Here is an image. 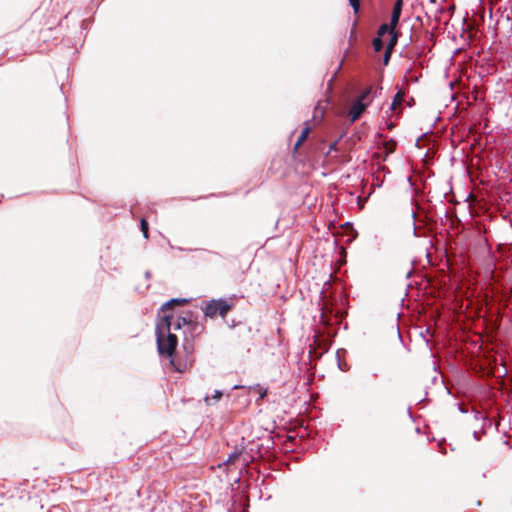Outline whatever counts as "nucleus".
<instances>
[{"label":"nucleus","instance_id":"6","mask_svg":"<svg viewBox=\"0 0 512 512\" xmlns=\"http://www.w3.org/2000/svg\"><path fill=\"white\" fill-rule=\"evenodd\" d=\"M402 6H403V1L402 0H397L394 4V7H393V10H392V14H391V19H390V30H394L396 29L398 23H399V19H400V16H401V11H402Z\"/></svg>","mask_w":512,"mask_h":512},{"label":"nucleus","instance_id":"7","mask_svg":"<svg viewBox=\"0 0 512 512\" xmlns=\"http://www.w3.org/2000/svg\"><path fill=\"white\" fill-rule=\"evenodd\" d=\"M188 303V300L185 298H174L169 300L168 302L162 305V312H167L172 309L174 306H184Z\"/></svg>","mask_w":512,"mask_h":512},{"label":"nucleus","instance_id":"14","mask_svg":"<svg viewBox=\"0 0 512 512\" xmlns=\"http://www.w3.org/2000/svg\"><path fill=\"white\" fill-rule=\"evenodd\" d=\"M387 32L390 34V24H382L378 29V37H382Z\"/></svg>","mask_w":512,"mask_h":512},{"label":"nucleus","instance_id":"8","mask_svg":"<svg viewBox=\"0 0 512 512\" xmlns=\"http://www.w3.org/2000/svg\"><path fill=\"white\" fill-rule=\"evenodd\" d=\"M405 92L403 89H399L398 92L393 97V101L391 103L390 109L393 112H397V110L401 107V104L404 100Z\"/></svg>","mask_w":512,"mask_h":512},{"label":"nucleus","instance_id":"15","mask_svg":"<svg viewBox=\"0 0 512 512\" xmlns=\"http://www.w3.org/2000/svg\"><path fill=\"white\" fill-rule=\"evenodd\" d=\"M240 456V453L239 452H234L232 453L228 459L226 460V463L227 464H234L236 462V460L239 458Z\"/></svg>","mask_w":512,"mask_h":512},{"label":"nucleus","instance_id":"17","mask_svg":"<svg viewBox=\"0 0 512 512\" xmlns=\"http://www.w3.org/2000/svg\"><path fill=\"white\" fill-rule=\"evenodd\" d=\"M222 395H223L222 392L217 390V391H215L212 398L216 401H219L222 398Z\"/></svg>","mask_w":512,"mask_h":512},{"label":"nucleus","instance_id":"10","mask_svg":"<svg viewBox=\"0 0 512 512\" xmlns=\"http://www.w3.org/2000/svg\"><path fill=\"white\" fill-rule=\"evenodd\" d=\"M310 133V127L308 125H306V127L302 130L300 136L298 137L295 145H294V150H298L301 145L304 143V141L307 139L308 135Z\"/></svg>","mask_w":512,"mask_h":512},{"label":"nucleus","instance_id":"13","mask_svg":"<svg viewBox=\"0 0 512 512\" xmlns=\"http://www.w3.org/2000/svg\"><path fill=\"white\" fill-rule=\"evenodd\" d=\"M140 229L143 233L144 238H148V222L145 219H141Z\"/></svg>","mask_w":512,"mask_h":512},{"label":"nucleus","instance_id":"5","mask_svg":"<svg viewBox=\"0 0 512 512\" xmlns=\"http://www.w3.org/2000/svg\"><path fill=\"white\" fill-rule=\"evenodd\" d=\"M368 106V103H361V101H356L351 109L349 110V117L351 122H355L360 118L362 113L365 111L366 107Z\"/></svg>","mask_w":512,"mask_h":512},{"label":"nucleus","instance_id":"3","mask_svg":"<svg viewBox=\"0 0 512 512\" xmlns=\"http://www.w3.org/2000/svg\"><path fill=\"white\" fill-rule=\"evenodd\" d=\"M184 324H187V320L184 317L175 318L173 315L168 314L162 316V327L166 326L168 331H170L171 328L174 330H179Z\"/></svg>","mask_w":512,"mask_h":512},{"label":"nucleus","instance_id":"1","mask_svg":"<svg viewBox=\"0 0 512 512\" xmlns=\"http://www.w3.org/2000/svg\"><path fill=\"white\" fill-rule=\"evenodd\" d=\"M177 344V336L169 332L166 339L162 338V355L167 354V356L169 357V365L171 368H173L177 372H183L186 368V364L181 362L177 363L172 357L176 350Z\"/></svg>","mask_w":512,"mask_h":512},{"label":"nucleus","instance_id":"9","mask_svg":"<svg viewBox=\"0 0 512 512\" xmlns=\"http://www.w3.org/2000/svg\"><path fill=\"white\" fill-rule=\"evenodd\" d=\"M155 342H156L157 351L160 354V343H161V340H160V308H158L156 311Z\"/></svg>","mask_w":512,"mask_h":512},{"label":"nucleus","instance_id":"16","mask_svg":"<svg viewBox=\"0 0 512 512\" xmlns=\"http://www.w3.org/2000/svg\"><path fill=\"white\" fill-rule=\"evenodd\" d=\"M349 3L353 8L354 13L357 14L360 10V0H349Z\"/></svg>","mask_w":512,"mask_h":512},{"label":"nucleus","instance_id":"11","mask_svg":"<svg viewBox=\"0 0 512 512\" xmlns=\"http://www.w3.org/2000/svg\"><path fill=\"white\" fill-rule=\"evenodd\" d=\"M372 86H369L368 88H366L361 94L360 96L358 97V99L356 101H361V103H368L370 102V99H369V96L370 94L372 93Z\"/></svg>","mask_w":512,"mask_h":512},{"label":"nucleus","instance_id":"19","mask_svg":"<svg viewBox=\"0 0 512 512\" xmlns=\"http://www.w3.org/2000/svg\"><path fill=\"white\" fill-rule=\"evenodd\" d=\"M204 400H205L207 405L211 404V402H210L211 398L210 397L206 396Z\"/></svg>","mask_w":512,"mask_h":512},{"label":"nucleus","instance_id":"2","mask_svg":"<svg viewBox=\"0 0 512 512\" xmlns=\"http://www.w3.org/2000/svg\"><path fill=\"white\" fill-rule=\"evenodd\" d=\"M232 308L233 304L228 303L224 299H212L206 303L203 312L209 318H215L217 315L225 317Z\"/></svg>","mask_w":512,"mask_h":512},{"label":"nucleus","instance_id":"18","mask_svg":"<svg viewBox=\"0 0 512 512\" xmlns=\"http://www.w3.org/2000/svg\"><path fill=\"white\" fill-rule=\"evenodd\" d=\"M336 145H337V141H335L334 143H332V144L330 145V150H334V149H336Z\"/></svg>","mask_w":512,"mask_h":512},{"label":"nucleus","instance_id":"4","mask_svg":"<svg viewBox=\"0 0 512 512\" xmlns=\"http://www.w3.org/2000/svg\"><path fill=\"white\" fill-rule=\"evenodd\" d=\"M390 35H391V37H390L389 43L387 44V47H386V50L384 53V58H383L384 65H387L389 63L393 49L398 41V33H397L396 29H394L393 31L390 30Z\"/></svg>","mask_w":512,"mask_h":512},{"label":"nucleus","instance_id":"12","mask_svg":"<svg viewBox=\"0 0 512 512\" xmlns=\"http://www.w3.org/2000/svg\"><path fill=\"white\" fill-rule=\"evenodd\" d=\"M372 45L376 52L381 51L383 48V41H382L381 37L377 36L376 38H374L372 41Z\"/></svg>","mask_w":512,"mask_h":512}]
</instances>
